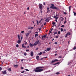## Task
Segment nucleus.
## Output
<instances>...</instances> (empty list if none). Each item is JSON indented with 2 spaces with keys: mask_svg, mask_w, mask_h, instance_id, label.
<instances>
[{
  "mask_svg": "<svg viewBox=\"0 0 76 76\" xmlns=\"http://www.w3.org/2000/svg\"><path fill=\"white\" fill-rule=\"evenodd\" d=\"M44 66H38L36 67V69H34V71L36 73H38L39 72H41L42 71H43V69H42L44 68Z\"/></svg>",
  "mask_w": 76,
  "mask_h": 76,
  "instance_id": "1",
  "label": "nucleus"
},
{
  "mask_svg": "<svg viewBox=\"0 0 76 76\" xmlns=\"http://www.w3.org/2000/svg\"><path fill=\"white\" fill-rule=\"evenodd\" d=\"M18 39L19 40H18V42H17V43H18V44H20V42H21V41L20 40V36H19V34L18 35Z\"/></svg>",
  "mask_w": 76,
  "mask_h": 76,
  "instance_id": "2",
  "label": "nucleus"
},
{
  "mask_svg": "<svg viewBox=\"0 0 76 76\" xmlns=\"http://www.w3.org/2000/svg\"><path fill=\"white\" fill-rule=\"evenodd\" d=\"M39 8L40 9H42V4H39Z\"/></svg>",
  "mask_w": 76,
  "mask_h": 76,
  "instance_id": "3",
  "label": "nucleus"
},
{
  "mask_svg": "<svg viewBox=\"0 0 76 76\" xmlns=\"http://www.w3.org/2000/svg\"><path fill=\"white\" fill-rule=\"evenodd\" d=\"M2 73L3 75H6L7 74V72H6V71L5 70L4 71H2Z\"/></svg>",
  "mask_w": 76,
  "mask_h": 76,
  "instance_id": "4",
  "label": "nucleus"
},
{
  "mask_svg": "<svg viewBox=\"0 0 76 76\" xmlns=\"http://www.w3.org/2000/svg\"><path fill=\"white\" fill-rule=\"evenodd\" d=\"M54 4H51V6L50 7V8L53 9L54 8Z\"/></svg>",
  "mask_w": 76,
  "mask_h": 76,
  "instance_id": "5",
  "label": "nucleus"
},
{
  "mask_svg": "<svg viewBox=\"0 0 76 76\" xmlns=\"http://www.w3.org/2000/svg\"><path fill=\"white\" fill-rule=\"evenodd\" d=\"M68 35H70V33L68 32L65 35V38H67V37Z\"/></svg>",
  "mask_w": 76,
  "mask_h": 76,
  "instance_id": "6",
  "label": "nucleus"
},
{
  "mask_svg": "<svg viewBox=\"0 0 76 76\" xmlns=\"http://www.w3.org/2000/svg\"><path fill=\"white\" fill-rule=\"evenodd\" d=\"M58 61V59H55L54 61H52L51 62L52 63H53L54 62H55L56 61Z\"/></svg>",
  "mask_w": 76,
  "mask_h": 76,
  "instance_id": "7",
  "label": "nucleus"
},
{
  "mask_svg": "<svg viewBox=\"0 0 76 76\" xmlns=\"http://www.w3.org/2000/svg\"><path fill=\"white\" fill-rule=\"evenodd\" d=\"M14 67H15V68H17V67H18V66H19V65H18V64H14Z\"/></svg>",
  "mask_w": 76,
  "mask_h": 76,
  "instance_id": "8",
  "label": "nucleus"
},
{
  "mask_svg": "<svg viewBox=\"0 0 76 76\" xmlns=\"http://www.w3.org/2000/svg\"><path fill=\"white\" fill-rule=\"evenodd\" d=\"M22 48H26V47L24 46V43L22 45Z\"/></svg>",
  "mask_w": 76,
  "mask_h": 76,
  "instance_id": "9",
  "label": "nucleus"
},
{
  "mask_svg": "<svg viewBox=\"0 0 76 76\" xmlns=\"http://www.w3.org/2000/svg\"><path fill=\"white\" fill-rule=\"evenodd\" d=\"M38 43H39V40H38L36 42H35L34 43V45H37V44H38Z\"/></svg>",
  "mask_w": 76,
  "mask_h": 76,
  "instance_id": "10",
  "label": "nucleus"
},
{
  "mask_svg": "<svg viewBox=\"0 0 76 76\" xmlns=\"http://www.w3.org/2000/svg\"><path fill=\"white\" fill-rule=\"evenodd\" d=\"M34 54V52L33 51H31V52L30 56H31V57H33V55Z\"/></svg>",
  "mask_w": 76,
  "mask_h": 76,
  "instance_id": "11",
  "label": "nucleus"
},
{
  "mask_svg": "<svg viewBox=\"0 0 76 76\" xmlns=\"http://www.w3.org/2000/svg\"><path fill=\"white\" fill-rule=\"evenodd\" d=\"M29 46H30V47H34V44H32L31 43H30L29 44Z\"/></svg>",
  "mask_w": 76,
  "mask_h": 76,
  "instance_id": "12",
  "label": "nucleus"
},
{
  "mask_svg": "<svg viewBox=\"0 0 76 76\" xmlns=\"http://www.w3.org/2000/svg\"><path fill=\"white\" fill-rule=\"evenodd\" d=\"M36 58L37 61L39 60V56H37L36 57Z\"/></svg>",
  "mask_w": 76,
  "mask_h": 76,
  "instance_id": "13",
  "label": "nucleus"
},
{
  "mask_svg": "<svg viewBox=\"0 0 76 76\" xmlns=\"http://www.w3.org/2000/svg\"><path fill=\"white\" fill-rule=\"evenodd\" d=\"M29 33H27L26 34V37H28V35H29Z\"/></svg>",
  "mask_w": 76,
  "mask_h": 76,
  "instance_id": "14",
  "label": "nucleus"
},
{
  "mask_svg": "<svg viewBox=\"0 0 76 76\" xmlns=\"http://www.w3.org/2000/svg\"><path fill=\"white\" fill-rule=\"evenodd\" d=\"M8 71H9V72H12L11 68H9L8 69Z\"/></svg>",
  "mask_w": 76,
  "mask_h": 76,
  "instance_id": "15",
  "label": "nucleus"
},
{
  "mask_svg": "<svg viewBox=\"0 0 76 76\" xmlns=\"http://www.w3.org/2000/svg\"><path fill=\"white\" fill-rule=\"evenodd\" d=\"M71 7H72V6H69V12H70V10H71Z\"/></svg>",
  "mask_w": 76,
  "mask_h": 76,
  "instance_id": "16",
  "label": "nucleus"
},
{
  "mask_svg": "<svg viewBox=\"0 0 76 76\" xmlns=\"http://www.w3.org/2000/svg\"><path fill=\"white\" fill-rule=\"evenodd\" d=\"M50 48H48L47 49V51H50Z\"/></svg>",
  "mask_w": 76,
  "mask_h": 76,
  "instance_id": "17",
  "label": "nucleus"
},
{
  "mask_svg": "<svg viewBox=\"0 0 76 76\" xmlns=\"http://www.w3.org/2000/svg\"><path fill=\"white\" fill-rule=\"evenodd\" d=\"M45 21H47V22L49 21V20L48 18H47L46 20H45Z\"/></svg>",
  "mask_w": 76,
  "mask_h": 76,
  "instance_id": "18",
  "label": "nucleus"
},
{
  "mask_svg": "<svg viewBox=\"0 0 76 76\" xmlns=\"http://www.w3.org/2000/svg\"><path fill=\"white\" fill-rule=\"evenodd\" d=\"M53 9H56L57 10L58 9L57 8V7H54Z\"/></svg>",
  "mask_w": 76,
  "mask_h": 76,
  "instance_id": "19",
  "label": "nucleus"
},
{
  "mask_svg": "<svg viewBox=\"0 0 76 76\" xmlns=\"http://www.w3.org/2000/svg\"><path fill=\"white\" fill-rule=\"evenodd\" d=\"M38 35L37 34H36L35 35V37H38Z\"/></svg>",
  "mask_w": 76,
  "mask_h": 76,
  "instance_id": "20",
  "label": "nucleus"
},
{
  "mask_svg": "<svg viewBox=\"0 0 76 76\" xmlns=\"http://www.w3.org/2000/svg\"><path fill=\"white\" fill-rule=\"evenodd\" d=\"M73 12L74 13V16H76V13L74 11H73Z\"/></svg>",
  "mask_w": 76,
  "mask_h": 76,
  "instance_id": "21",
  "label": "nucleus"
},
{
  "mask_svg": "<svg viewBox=\"0 0 76 76\" xmlns=\"http://www.w3.org/2000/svg\"><path fill=\"white\" fill-rule=\"evenodd\" d=\"M42 54V52H40V53H38V55H41Z\"/></svg>",
  "mask_w": 76,
  "mask_h": 76,
  "instance_id": "22",
  "label": "nucleus"
},
{
  "mask_svg": "<svg viewBox=\"0 0 76 76\" xmlns=\"http://www.w3.org/2000/svg\"><path fill=\"white\" fill-rule=\"evenodd\" d=\"M37 25H39V21H38V20H37Z\"/></svg>",
  "mask_w": 76,
  "mask_h": 76,
  "instance_id": "23",
  "label": "nucleus"
},
{
  "mask_svg": "<svg viewBox=\"0 0 76 76\" xmlns=\"http://www.w3.org/2000/svg\"><path fill=\"white\" fill-rule=\"evenodd\" d=\"M47 36V34H45V35H44L43 36L44 38H45L46 37V36Z\"/></svg>",
  "mask_w": 76,
  "mask_h": 76,
  "instance_id": "24",
  "label": "nucleus"
},
{
  "mask_svg": "<svg viewBox=\"0 0 76 76\" xmlns=\"http://www.w3.org/2000/svg\"><path fill=\"white\" fill-rule=\"evenodd\" d=\"M76 47L75 46L74 48L73 49V50H76Z\"/></svg>",
  "mask_w": 76,
  "mask_h": 76,
  "instance_id": "25",
  "label": "nucleus"
},
{
  "mask_svg": "<svg viewBox=\"0 0 76 76\" xmlns=\"http://www.w3.org/2000/svg\"><path fill=\"white\" fill-rule=\"evenodd\" d=\"M55 23H55L54 22H53V23H52V24H53V25H55Z\"/></svg>",
  "mask_w": 76,
  "mask_h": 76,
  "instance_id": "26",
  "label": "nucleus"
},
{
  "mask_svg": "<svg viewBox=\"0 0 76 76\" xmlns=\"http://www.w3.org/2000/svg\"><path fill=\"white\" fill-rule=\"evenodd\" d=\"M60 73L59 72H58L56 73V75H59Z\"/></svg>",
  "mask_w": 76,
  "mask_h": 76,
  "instance_id": "27",
  "label": "nucleus"
},
{
  "mask_svg": "<svg viewBox=\"0 0 76 76\" xmlns=\"http://www.w3.org/2000/svg\"><path fill=\"white\" fill-rule=\"evenodd\" d=\"M63 28H61V32H63Z\"/></svg>",
  "mask_w": 76,
  "mask_h": 76,
  "instance_id": "28",
  "label": "nucleus"
},
{
  "mask_svg": "<svg viewBox=\"0 0 76 76\" xmlns=\"http://www.w3.org/2000/svg\"><path fill=\"white\" fill-rule=\"evenodd\" d=\"M54 34H57V31H56V32L54 33Z\"/></svg>",
  "mask_w": 76,
  "mask_h": 76,
  "instance_id": "29",
  "label": "nucleus"
},
{
  "mask_svg": "<svg viewBox=\"0 0 76 76\" xmlns=\"http://www.w3.org/2000/svg\"><path fill=\"white\" fill-rule=\"evenodd\" d=\"M24 56H26L27 55L26 53H24Z\"/></svg>",
  "mask_w": 76,
  "mask_h": 76,
  "instance_id": "30",
  "label": "nucleus"
},
{
  "mask_svg": "<svg viewBox=\"0 0 76 76\" xmlns=\"http://www.w3.org/2000/svg\"><path fill=\"white\" fill-rule=\"evenodd\" d=\"M58 34H60V31H58Z\"/></svg>",
  "mask_w": 76,
  "mask_h": 76,
  "instance_id": "31",
  "label": "nucleus"
},
{
  "mask_svg": "<svg viewBox=\"0 0 76 76\" xmlns=\"http://www.w3.org/2000/svg\"><path fill=\"white\" fill-rule=\"evenodd\" d=\"M25 70L27 72H29V70L28 69H26Z\"/></svg>",
  "mask_w": 76,
  "mask_h": 76,
  "instance_id": "32",
  "label": "nucleus"
},
{
  "mask_svg": "<svg viewBox=\"0 0 76 76\" xmlns=\"http://www.w3.org/2000/svg\"><path fill=\"white\" fill-rule=\"evenodd\" d=\"M16 47H19V45H16Z\"/></svg>",
  "mask_w": 76,
  "mask_h": 76,
  "instance_id": "33",
  "label": "nucleus"
},
{
  "mask_svg": "<svg viewBox=\"0 0 76 76\" xmlns=\"http://www.w3.org/2000/svg\"><path fill=\"white\" fill-rule=\"evenodd\" d=\"M61 27H62V28H64V25H62L61 26Z\"/></svg>",
  "mask_w": 76,
  "mask_h": 76,
  "instance_id": "34",
  "label": "nucleus"
},
{
  "mask_svg": "<svg viewBox=\"0 0 76 76\" xmlns=\"http://www.w3.org/2000/svg\"><path fill=\"white\" fill-rule=\"evenodd\" d=\"M56 17H57V15L56 16L54 15L53 17V18H56Z\"/></svg>",
  "mask_w": 76,
  "mask_h": 76,
  "instance_id": "35",
  "label": "nucleus"
},
{
  "mask_svg": "<svg viewBox=\"0 0 76 76\" xmlns=\"http://www.w3.org/2000/svg\"><path fill=\"white\" fill-rule=\"evenodd\" d=\"M28 29H31V28L30 27H28Z\"/></svg>",
  "mask_w": 76,
  "mask_h": 76,
  "instance_id": "36",
  "label": "nucleus"
},
{
  "mask_svg": "<svg viewBox=\"0 0 76 76\" xmlns=\"http://www.w3.org/2000/svg\"><path fill=\"white\" fill-rule=\"evenodd\" d=\"M25 72V71H23L22 72H21V73H23Z\"/></svg>",
  "mask_w": 76,
  "mask_h": 76,
  "instance_id": "37",
  "label": "nucleus"
},
{
  "mask_svg": "<svg viewBox=\"0 0 76 76\" xmlns=\"http://www.w3.org/2000/svg\"><path fill=\"white\" fill-rule=\"evenodd\" d=\"M66 22H67V21H66V20H65V21H64V24H65V23H66Z\"/></svg>",
  "mask_w": 76,
  "mask_h": 76,
  "instance_id": "38",
  "label": "nucleus"
},
{
  "mask_svg": "<svg viewBox=\"0 0 76 76\" xmlns=\"http://www.w3.org/2000/svg\"><path fill=\"white\" fill-rule=\"evenodd\" d=\"M2 70V68L1 67H0V70Z\"/></svg>",
  "mask_w": 76,
  "mask_h": 76,
  "instance_id": "39",
  "label": "nucleus"
},
{
  "mask_svg": "<svg viewBox=\"0 0 76 76\" xmlns=\"http://www.w3.org/2000/svg\"><path fill=\"white\" fill-rule=\"evenodd\" d=\"M21 69H23V67L21 66Z\"/></svg>",
  "mask_w": 76,
  "mask_h": 76,
  "instance_id": "40",
  "label": "nucleus"
},
{
  "mask_svg": "<svg viewBox=\"0 0 76 76\" xmlns=\"http://www.w3.org/2000/svg\"><path fill=\"white\" fill-rule=\"evenodd\" d=\"M58 36H57L56 37V38H58Z\"/></svg>",
  "mask_w": 76,
  "mask_h": 76,
  "instance_id": "41",
  "label": "nucleus"
},
{
  "mask_svg": "<svg viewBox=\"0 0 76 76\" xmlns=\"http://www.w3.org/2000/svg\"><path fill=\"white\" fill-rule=\"evenodd\" d=\"M58 58H61V56H59L58 57Z\"/></svg>",
  "mask_w": 76,
  "mask_h": 76,
  "instance_id": "42",
  "label": "nucleus"
},
{
  "mask_svg": "<svg viewBox=\"0 0 76 76\" xmlns=\"http://www.w3.org/2000/svg\"><path fill=\"white\" fill-rule=\"evenodd\" d=\"M24 33V31H22L21 32V33Z\"/></svg>",
  "mask_w": 76,
  "mask_h": 76,
  "instance_id": "43",
  "label": "nucleus"
},
{
  "mask_svg": "<svg viewBox=\"0 0 76 76\" xmlns=\"http://www.w3.org/2000/svg\"><path fill=\"white\" fill-rule=\"evenodd\" d=\"M50 33L51 34L52 33V31H49Z\"/></svg>",
  "mask_w": 76,
  "mask_h": 76,
  "instance_id": "44",
  "label": "nucleus"
},
{
  "mask_svg": "<svg viewBox=\"0 0 76 76\" xmlns=\"http://www.w3.org/2000/svg\"><path fill=\"white\" fill-rule=\"evenodd\" d=\"M63 20H64V18H62L61 20V21H63Z\"/></svg>",
  "mask_w": 76,
  "mask_h": 76,
  "instance_id": "45",
  "label": "nucleus"
},
{
  "mask_svg": "<svg viewBox=\"0 0 76 76\" xmlns=\"http://www.w3.org/2000/svg\"><path fill=\"white\" fill-rule=\"evenodd\" d=\"M26 51H29V50H26Z\"/></svg>",
  "mask_w": 76,
  "mask_h": 76,
  "instance_id": "46",
  "label": "nucleus"
},
{
  "mask_svg": "<svg viewBox=\"0 0 76 76\" xmlns=\"http://www.w3.org/2000/svg\"><path fill=\"white\" fill-rule=\"evenodd\" d=\"M55 44H58L57 42H55Z\"/></svg>",
  "mask_w": 76,
  "mask_h": 76,
  "instance_id": "47",
  "label": "nucleus"
},
{
  "mask_svg": "<svg viewBox=\"0 0 76 76\" xmlns=\"http://www.w3.org/2000/svg\"><path fill=\"white\" fill-rule=\"evenodd\" d=\"M28 44V43L27 42H26V43H25V45H26Z\"/></svg>",
  "mask_w": 76,
  "mask_h": 76,
  "instance_id": "48",
  "label": "nucleus"
},
{
  "mask_svg": "<svg viewBox=\"0 0 76 76\" xmlns=\"http://www.w3.org/2000/svg\"><path fill=\"white\" fill-rule=\"evenodd\" d=\"M64 31L65 32L66 31V29H64Z\"/></svg>",
  "mask_w": 76,
  "mask_h": 76,
  "instance_id": "49",
  "label": "nucleus"
},
{
  "mask_svg": "<svg viewBox=\"0 0 76 76\" xmlns=\"http://www.w3.org/2000/svg\"><path fill=\"white\" fill-rule=\"evenodd\" d=\"M59 63H60V62H57V63H56V64H59Z\"/></svg>",
  "mask_w": 76,
  "mask_h": 76,
  "instance_id": "50",
  "label": "nucleus"
},
{
  "mask_svg": "<svg viewBox=\"0 0 76 76\" xmlns=\"http://www.w3.org/2000/svg\"><path fill=\"white\" fill-rule=\"evenodd\" d=\"M64 14H65V15H66L67 14V13H66V12H64Z\"/></svg>",
  "mask_w": 76,
  "mask_h": 76,
  "instance_id": "51",
  "label": "nucleus"
},
{
  "mask_svg": "<svg viewBox=\"0 0 76 76\" xmlns=\"http://www.w3.org/2000/svg\"><path fill=\"white\" fill-rule=\"evenodd\" d=\"M47 58V57H44L43 58Z\"/></svg>",
  "mask_w": 76,
  "mask_h": 76,
  "instance_id": "52",
  "label": "nucleus"
},
{
  "mask_svg": "<svg viewBox=\"0 0 76 76\" xmlns=\"http://www.w3.org/2000/svg\"><path fill=\"white\" fill-rule=\"evenodd\" d=\"M52 30H53V28H52L51 29H50V30L52 31Z\"/></svg>",
  "mask_w": 76,
  "mask_h": 76,
  "instance_id": "53",
  "label": "nucleus"
},
{
  "mask_svg": "<svg viewBox=\"0 0 76 76\" xmlns=\"http://www.w3.org/2000/svg\"><path fill=\"white\" fill-rule=\"evenodd\" d=\"M43 3L44 5H45V2H44Z\"/></svg>",
  "mask_w": 76,
  "mask_h": 76,
  "instance_id": "54",
  "label": "nucleus"
},
{
  "mask_svg": "<svg viewBox=\"0 0 76 76\" xmlns=\"http://www.w3.org/2000/svg\"><path fill=\"white\" fill-rule=\"evenodd\" d=\"M29 7H28V8H27V10H29Z\"/></svg>",
  "mask_w": 76,
  "mask_h": 76,
  "instance_id": "55",
  "label": "nucleus"
},
{
  "mask_svg": "<svg viewBox=\"0 0 76 76\" xmlns=\"http://www.w3.org/2000/svg\"><path fill=\"white\" fill-rule=\"evenodd\" d=\"M22 38H23V37H22V36L21 37V39H22Z\"/></svg>",
  "mask_w": 76,
  "mask_h": 76,
  "instance_id": "56",
  "label": "nucleus"
},
{
  "mask_svg": "<svg viewBox=\"0 0 76 76\" xmlns=\"http://www.w3.org/2000/svg\"><path fill=\"white\" fill-rule=\"evenodd\" d=\"M50 8H49V7H48V8H47V10H49V9Z\"/></svg>",
  "mask_w": 76,
  "mask_h": 76,
  "instance_id": "57",
  "label": "nucleus"
},
{
  "mask_svg": "<svg viewBox=\"0 0 76 76\" xmlns=\"http://www.w3.org/2000/svg\"><path fill=\"white\" fill-rule=\"evenodd\" d=\"M56 64H57V63H55V64H53V65H56Z\"/></svg>",
  "mask_w": 76,
  "mask_h": 76,
  "instance_id": "58",
  "label": "nucleus"
},
{
  "mask_svg": "<svg viewBox=\"0 0 76 76\" xmlns=\"http://www.w3.org/2000/svg\"><path fill=\"white\" fill-rule=\"evenodd\" d=\"M42 53H45V51L42 52Z\"/></svg>",
  "mask_w": 76,
  "mask_h": 76,
  "instance_id": "59",
  "label": "nucleus"
},
{
  "mask_svg": "<svg viewBox=\"0 0 76 76\" xmlns=\"http://www.w3.org/2000/svg\"><path fill=\"white\" fill-rule=\"evenodd\" d=\"M31 29H34V27H32L31 28Z\"/></svg>",
  "mask_w": 76,
  "mask_h": 76,
  "instance_id": "60",
  "label": "nucleus"
},
{
  "mask_svg": "<svg viewBox=\"0 0 76 76\" xmlns=\"http://www.w3.org/2000/svg\"><path fill=\"white\" fill-rule=\"evenodd\" d=\"M23 61V59H22L21 60V61H22H22Z\"/></svg>",
  "mask_w": 76,
  "mask_h": 76,
  "instance_id": "61",
  "label": "nucleus"
},
{
  "mask_svg": "<svg viewBox=\"0 0 76 76\" xmlns=\"http://www.w3.org/2000/svg\"><path fill=\"white\" fill-rule=\"evenodd\" d=\"M38 50V48L36 49V50Z\"/></svg>",
  "mask_w": 76,
  "mask_h": 76,
  "instance_id": "62",
  "label": "nucleus"
},
{
  "mask_svg": "<svg viewBox=\"0 0 76 76\" xmlns=\"http://www.w3.org/2000/svg\"><path fill=\"white\" fill-rule=\"evenodd\" d=\"M41 22V20H40V21H39V23H40Z\"/></svg>",
  "mask_w": 76,
  "mask_h": 76,
  "instance_id": "63",
  "label": "nucleus"
},
{
  "mask_svg": "<svg viewBox=\"0 0 76 76\" xmlns=\"http://www.w3.org/2000/svg\"><path fill=\"white\" fill-rule=\"evenodd\" d=\"M31 31H29V33H31Z\"/></svg>",
  "mask_w": 76,
  "mask_h": 76,
  "instance_id": "64",
  "label": "nucleus"
}]
</instances>
